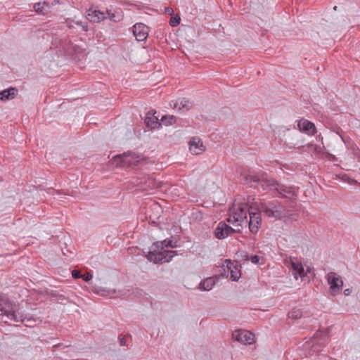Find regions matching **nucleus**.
<instances>
[{
    "label": "nucleus",
    "instance_id": "1",
    "mask_svg": "<svg viewBox=\"0 0 360 360\" xmlns=\"http://www.w3.org/2000/svg\"><path fill=\"white\" fill-rule=\"evenodd\" d=\"M241 176L244 184L257 189L258 192L264 191L273 195L277 181L273 178H269L265 172L259 174L244 173Z\"/></svg>",
    "mask_w": 360,
    "mask_h": 360
},
{
    "label": "nucleus",
    "instance_id": "2",
    "mask_svg": "<svg viewBox=\"0 0 360 360\" xmlns=\"http://www.w3.org/2000/svg\"><path fill=\"white\" fill-rule=\"evenodd\" d=\"M300 132L296 131L292 134V137L289 140V142L286 143V146L289 148H297L300 150L304 147V141L302 138L300 132H304L308 135H314L316 133V128L315 124L307 120L304 118L300 120L297 124Z\"/></svg>",
    "mask_w": 360,
    "mask_h": 360
},
{
    "label": "nucleus",
    "instance_id": "3",
    "mask_svg": "<svg viewBox=\"0 0 360 360\" xmlns=\"http://www.w3.org/2000/svg\"><path fill=\"white\" fill-rule=\"evenodd\" d=\"M259 210L269 218L282 219L288 216V211L285 207L277 200L268 202H262L258 205Z\"/></svg>",
    "mask_w": 360,
    "mask_h": 360
},
{
    "label": "nucleus",
    "instance_id": "4",
    "mask_svg": "<svg viewBox=\"0 0 360 360\" xmlns=\"http://www.w3.org/2000/svg\"><path fill=\"white\" fill-rule=\"evenodd\" d=\"M112 159L117 167L134 168L138 166L141 161L143 160V157L135 152L128 150L122 154L116 155Z\"/></svg>",
    "mask_w": 360,
    "mask_h": 360
},
{
    "label": "nucleus",
    "instance_id": "5",
    "mask_svg": "<svg viewBox=\"0 0 360 360\" xmlns=\"http://www.w3.org/2000/svg\"><path fill=\"white\" fill-rule=\"evenodd\" d=\"M74 44L67 37L60 38L57 34L52 35L51 49H57L60 55L72 57Z\"/></svg>",
    "mask_w": 360,
    "mask_h": 360
},
{
    "label": "nucleus",
    "instance_id": "6",
    "mask_svg": "<svg viewBox=\"0 0 360 360\" xmlns=\"http://www.w3.org/2000/svg\"><path fill=\"white\" fill-rule=\"evenodd\" d=\"M175 255H177V251L176 250L156 251L153 250L148 252L146 258L148 261L153 262L154 264H160L162 262H169Z\"/></svg>",
    "mask_w": 360,
    "mask_h": 360
},
{
    "label": "nucleus",
    "instance_id": "7",
    "mask_svg": "<svg viewBox=\"0 0 360 360\" xmlns=\"http://www.w3.org/2000/svg\"><path fill=\"white\" fill-rule=\"evenodd\" d=\"M261 212L258 205L257 207H250L249 208V230L253 233L256 234L260 227L262 223Z\"/></svg>",
    "mask_w": 360,
    "mask_h": 360
},
{
    "label": "nucleus",
    "instance_id": "8",
    "mask_svg": "<svg viewBox=\"0 0 360 360\" xmlns=\"http://www.w3.org/2000/svg\"><path fill=\"white\" fill-rule=\"evenodd\" d=\"M297 193L294 186H285L277 181L272 196L292 199L297 197Z\"/></svg>",
    "mask_w": 360,
    "mask_h": 360
},
{
    "label": "nucleus",
    "instance_id": "9",
    "mask_svg": "<svg viewBox=\"0 0 360 360\" xmlns=\"http://www.w3.org/2000/svg\"><path fill=\"white\" fill-rule=\"evenodd\" d=\"M327 281L330 285V292L333 295L338 294L343 286V281L341 277L335 272H330L327 274Z\"/></svg>",
    "mask_w": 360,
    "mask_h": 360
},
{
    "label": "nucleus",
    "instance_id": "10",
    "mask_svg": "<svg viewBox=\"0 0 360 360\" xmlns=\"http://www.w3.org/2000/svg\"><path fill=\"white\" fill-rule=\"evenodd\" d=\"M236 231L228 225L225 221H220L214 231V236L218 239H224L229 236H231Z\"/></svg>",
    "mask_w": 360,
    "mask_h": 360
},
{
    "label": "nucleus",
    "instance_id": "11",
    "mask_svg": "<svg viewBox=\"0 0 360 360\" xmlns=\"http://www.w3.org/2000/svg\"><path fill=\"white\" fill-rule=\"evenodd\" d=\"M233 212V218L235 221L242 222L244 219H247V214H249L250 207H254L253 205H249L248 203H238L236 205Z\"/></svg>",
    "mask_w": 360,
    "mask_h": 360
},
{
    "label": "nucleus",
    "instance_id": "12",
    "mask_svg": "<svg viewBox=\"0 0 360 360\" xmlns=\"http://www.w3.org/2000/svg\"><path fill=\"white\" fill-rule=\"evenodd\" d=\"M224 262L226 264L227 271L224 269V273L221 274L222 276H227L229 272L231 274V278L233 281H238L240 277L241 273L238 266L230 259H225Z\"/></svg>",
    "mask_w": 360,
    "mask_h": 360
},
{
    "label": "nucleus",
    "instance_id": "13",
    "mask_svg": "<svg viewBox=\"0 0 360 360\" xmlns=\"http://www.w3.org/2000/svg\"><path fill=\"white\" fill-rule=\"evenodd\" d=\"M149 32V27L143 23L138 22L133 26V34L139 41H145Z\"/></svg>",
    "mask_w": 360,
    "mask_h": 360
},
{
    "label": "nucleus",
    "instance_id": "14",
    "mask_svg": "<svg viewBox=\"0 0 360 360\" xmlns=\"http://www.w3.org/2000/svg\"><path fill=\"white\" fill-rule=\"evenodd\" d=\"M232 335L235 340L244 345H250L254 338V334L247 330H236Z\"/></svg>",
    "mask_w": 360,
    "mask_h": 360
},
{
    "label": "nucleus",
    "instance_id": "15",
    "mask_svg": "<svg viewBox=\"0 0 360 360\" xmlns=\"http://www.w3.org/2000/svg\"><path fill=\"white\" fill-rule=\"evenodd\" d=\"M315 336L316 338L319 339V341L312 344L311 349L314 352H318L321 347L326 345V342L328 340V333L324 330H318L315 333Z\"/></svg>",
    "mask_w": 360,
    "mask_h": 360
},
{
    "label": "nucleus",
    "instance_id": "16",
    "mask_svg": "<svg viewBox=\"0 0 360 360\" xmlns=\"http://www.w3.org/2000/svg\"><path fill=\"white\" fill-rule=\"evenodd\" d=\"M0 311H1V315H5L11 321H13L15 322H24L25 314L13 310L6 309L1 307V304Z\"/></svg>",
    "mask_w": 360,
    "mask_h": 360
},
{
    "label": "nucleus",
    "instance_id": "17",
    "mask_svg": "<svg viewBox=\"0 0 360 360\" xmlns=\"http://www.w3.org/2000/svg\"><path fill=\"white\" fill-rule=\"evenodd\" d=\"M189 150L193 155H199L205 150V146L198 137H193L189 141Z\"/></svg>",
    "mask_w": 360,
    "mask_h": 360
},
{
    "label": "nucleus",
    "instance_id": "18",
    "mask_svg": "<svg viewBox=\"0 0 360 360\" xmlns=\"http://www.w3.org/2000/svg\"><path fill=\"white\" fill-rule=\"evenodd\" d=\"M177 240H174V237L172 236L169 238H166L164 240L162 241H156L153 243L152 245V249L155 250L156 251L158 250H163L165 248H174L177 247Z\"/></svg>",
    "mask_w": 360,
    "mask_h": 360
},
{
    "label": "nucleus",
    "instance_id": "19",
    "mask_svg": "<svg viewBox=\"0 0 360 360\" xmlns=\"http://www.w3.org/2000/svg\"><path fill=\"white\" fill-rule=\"evenodd\" d=\"M193 103L191 102L186 98H179L174 103V108H178L179 110L185 109L186 110H189L193 108Z\"/></svg>",
    "mask_w": 360,
    "mask_h": 360
},
{
    "label": "nucleus",
    "instance_id": "20",
    "mask_svg": "<svg viewBox=\"0 0 360 360\" xmlns=\"http://www.w3.org/2000/svg\"><path fill=\"white\" fill-rule=\"evenodd\" d=\"M18 91V89L14 87H10L7 89L0 91V100L6 101L13 99L16 96Z\"/></svg>",
    "mask_w": 360,
    "mask_h": 360
},
{
    "label": "nucleus",
    "instance_id": "21",
    "mask_svg": "<svg viewBox=\"0 0 360 360\" xmlns=\"http://www.w3.org/2000/svg\"><path fill=\"white\" fill-rule=\"evenodd\" d=\"M215 285V281L213 278L209 277L200 281L199 288L202 290H210Z\"/></svg>",
    "mask_w": 360,
    "mask_h": 360
},
{
    "label": "nucleus",
    "instance_id": "22",
    "mask_svg": "<svg viewBox=\"0 0 360 360\" xmlns=\"http://www.w3.org/2000/svg\"><path fill=\"white\" fill-rule=\"evenodd\" d=\"M145 124L147 127L150 129H159L161 127V122H160L158 117L153 118L145 117Z\"/></svg>",
    "mask_w": 360,
    "mask_h": 360
},
{
    "label": "nucleus",
    "instance_id": "23",
    "mask_svg": "<svg viewBox=\"0 0 360 360\" xmlns=\"http://www.w3.org/2000/svg\"><path fill=\"white\" fill-rule=\"evenodd\" d=\"M291 267L293 271V274L296 276L297 275L302 277L304 276V269L301 263L293 262L291 263Z\"/></svg>",
    "mask_w": 360,
    "mask_h": 360
},
{
    "label": "nucleus",
    "instance_id": "24",
    "mask_svg": "<svg viewBox=\"0 0 360 360\" xmlns=\"http://www.w3.org/2000/svg\"><path fill=\"white\" fill-rule=\"evenodd\" d=\"M88 15L91 21L98 22L101 20L105 19V13L99 11H94L91 13H89Z\"/></svg>",
    "mask_w": 360,
    "mask_h": 360
},
{
    "label": "nucleus",
    "instance_id": "25",
    "mask_svg": "<svg viewBox=\"0 0 360 360\" xmlns=\"http://www.w3.org/2000/svg\"><path fill=\"white\" fill-rule=\"evenodd\" d=\"M107 13L109 19L113 22H120L123 19V15L121 11L112 12L111 10H108Z\"/></svg>",
    "mask_w": 360,
    "mask_h": 360
},
{
    "label": "nucleus",
    "instance_id": "26",
    "mask_svg": "<svg viewBox=\"0 0 360 360\" xmlns=\"http://www.w3.org/2000/svg\"><path fill=\"white\" fill-rule=\"evenodd\" d=\"M46 8H49V4L46 1L38 2L34 4L35 11L39 14H45L47 11Z\"/></svg>",
    "mask_w": 360,
    "mask_h": 360
},
{
    "label": "nucleus",
    "instance_id": "27",
    "mask_svg": "<svg viewBox=\"0 0 360 360\" xmlns=\"http://www.w3.org/2000/svg\"><path fill=\"white\" fill-rule=\"evenodd\" d=\"M160 122H161V125L170 126L176 122V117L174 115H164L162 117Z\"/></svg>",
    "mask_w": 360,
    "mask_h": 360
},
{
    "label": "nucleus",
    "instance_id": "28",
    "mask_svg": "<svg viewBox=\"0 0 360 360\" xmlns=\"http://www.w3.org/2000/svg\"><path fill=\"white\" fill-rule=\"evenodd\" d=\"M39 321V318H34L32 315L25 314L23 323L27 327H32Z\"/></svg>",
    "mask_w": 360,
    "mask_h": 360
},
{
    "label": "nucleus",
    "instance_id": "29",
    "mask_svg": "<svg viewBox=\"0 0 360 360\" xmlns=\"http://www.w3.org/2000/svg\"><path fill=\"white\" fill-rule=\"evenodd\" d=\"M302 316V311L300 309H292L288 312V317L292 319H298Z\"/></svg>",
    "mask_w": 360,
    "mask_h": 360
},
{
    "label": "nucleus",
    "instance_id": "30",
    "mask_svg": "<svg viewBox=\"0 0 360 360\" xmlns=\"http://www.w3.org/2000/svg\"><path fill=\"white\" fill-rule=\"evenodd\" d=\"M180 22H181V18L179 15H176L174 16L173 15H171V18L169 20V25L172 27H176L177 25H179L180 24Z\"/></svg>",
    "mask_w": 360,
    "mask_h": 360
},
{
    "label": "nucleus",
    "instance_id": "31",
    "mask_svg": "<svg viewBox=\"0 0 360 360\" xmlns=\"http://www.w3.org/2000/svg\"><path fill=\"white\" fill-rule=\"evenodd\" d=\"M72 49V57L74 56H79L82 55L84 51V49L76 44H74Z\"/></svg>",
    "mask_w": 360,
    "mask_h": 360
},
{
    "label": "nucleus",
    "instance_id": "32",
    "mask_svg": "<svg viewBox=\"0 0 360 360\" xmlns=\"http://www.w3.org/2000/svg\"><path fill=\"white\" fill-rule=\"evenodd\" d=\"M247 259L250 260L252 263L257 264L259 262L260 257L258 255H252L250 257L247 255Z\"/></svg>",
    "mask_w": 360,
    "mask_h": 360
},
{
    "label": "nucleus",
    "instance_id": "33",
    "mask_svg": "<svg viewBox=\"0 0 360 360\" xmlns=\"http://www.w3.org/2000/svg\"><path fill=\"white\" fill-rule=\"evenodd\" d=\"M82 277L85 282H89L92 278V274L91 273L87 272L84 274L83 276H82Z\"/></svg>",
    "mask_w": 360,
    "mask_h": 360
},
{
    "label": "nucleus",
    "instance_id": "34",
    "mask_svg": "<svg viewBox=\"0 0 360 360\" xmlns=\"http://www.w3.org/2000/svg\"><path fill=\"white\" fill-rule=\"evenodd\" d=\"M72 277L75 278V279H78V278H82V274L81 273L77 271V270H73L72 271Z\"/></svg>",
    "mask_w": 360,
    "mask_h": 360
},
{
    "label": "nucleus",
    "instance_id": "35",
    "mask_svg": "<svg viewBox=\"0 0 360 360\" xmlns=\"http://www.w3.org/2000/svg\"><path fill=\"white\" fill-rule=\"evenodd\" d=\"M157 113L156 110H150L147 113H146V117H149V118H153L154 117H156L155 116V114Z\"/></svg>",
    "mask_w": 360,
    "mask_h": 360
},
{
    "label": "nucleus",
    "instance_id": "36",
    "mask_svg": "<svg viewBox=\"0 0 360 360\" xmlns=\"http://www.w3.org/2000/svg\"><path fill=\"white\" fill-rule=\"evenodd\" d=\"M119 342L121 346L126 345V339L122 335H120L118 337Z\"/></svg>",
    "mask_w": 360,
    "mask_h": 360
},
{
    "label": "nucleus",
    "instance_id": "37",
    "mask_svg": "<svg viewBox=\"0 0 360 360\" xmlns=\"http://www.w3.org/2000/svg\"><path fill=\"white\" fill-rule=\"evenodd\" d=\"M165 13L169 15H174V11H173L172 8H171L169 6L165 7Z\"/></svg>",
    "mask_w": 360,
    "mask_h": 360
},
{
    "label": "nucleus",
    "instance_id": "38",
    "mask_svg": "<svg viewBox=\"0 0 360 360\" xmlns=\"http://www.w3.org/2000/svg\"><path fill=\"white\" fill-rule=\"evenodd\" d=\"M66 23H67V26L69 27V28H72L73 27V25L72 23H75V22L74 21H71V22H69L68 20H66ZM76 24L77 25H81V23H79V22H76Z\"/></svg>",
    "mask_w": 360,
    "mask_h": 360
},
{
    "label": "nucleus",
    "instance_id": "39",
    "mask_svg": "<svg viewBox=\"0 0 360 360\" xmlns=\"http://www.w3.org/2000/svg\"><path fill=\"white\" fill-rule=\"evenodd\" d=\"M57 297H58V300L60 301V302H63V300H67L65 298V297L64 295H58Z\"/></svg>",
    "mask_w": 360,
    "mask_h": 360
},
{
    "label": "nucleus",
    "instance_id": "40",
    "mask_svg": "<svg viewBox=\"0 0 360 360\" xmlns=\"http://www.w3.org/2000/svg\"><path fill=\"white\" fill-rule=\"evenodd\" d=\"M351 292H352V290H351V289H349V288L345 289V290H344V294H345V295H346V296L349 295L351 294Z\"/></svg>",
    "mask_w": 360,
    "mask_h": 360
},
{
    "label": "nucleus",
    "instance_id": "41",
    "mask_svg": "<svg viewBox=\"0 0 360 360\" xmlns=\"http://www.w3.org/2000/svg\"><path fill=\"white\" fill-rule=\"evenodd\" d=\"M107 292L110 294L111 292V290H108ZM112 292H115V290L112 291Z\"/></svg>",
    "mask_w": 360,
    "mask_h": 360
},
{
    "label": "nucleus",
    "instance_id": "42",
    "mask_svg": "<svg viewBox=\"0 0 360 360\" xmlns=\"http://www.w3.org/2000/svg\"><path fill=\"white\" fill-rule=\"evenodd\" d=\"M101 291L105 292L106 290L104 289L101 290Z\"/></svg>",
    "mask_w": 360,
    "mask_h": 360
}]
</instances>
